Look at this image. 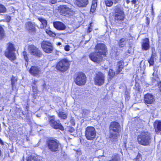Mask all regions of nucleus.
<instances>
[{
	"instance_id": "1",
	"label": "nucleus",
	"mask_w": 161,
	"mask_h": 161,
	"mask_svg": "<svg viewBox=\"0 0 161 161\" xmlns=\"http://www.w3.org/2000/svg\"><path fill=\"white\" fill-rule=\"evenodd\" d=\"M109 129L110 132L109 138L116 139V133H119L120 130V126L119 123L115 121L111 122L109 126Z\"/></svg>"
},
{
	"instance_id": "2",
	"label": "nucleus",
	"mask_w": 161,
	"mask_h": 161,
	"mask_svg": "<svg viewBox=\"0 0 161 161\" xmlns=\"http://www.w3.org/2000/svg\"><path fill=\"white\" fill-rule=\"evenodd\" d=\"M46 144L48 150L52 152L58 151L60 145L59 141L56 139H49L47 141Z\"/></svg>"
},
{
	"instance_id": "3",
	"label": "nucleus",
	"mask_w": 161,
	"mask_h": 161,
	"mask_svg": "<svg viewBox=\"0 0 161 161\" xmlns=\"http://www.w3.org/2000/svg\"><path fill=\"white\" fill-rule=\"evenodd\" d=\"M49 124L50 126L55 129H59L63 131L64 127L59 120H55L54 116H49L48 117Z\"/></svg>"
},
{
	"instance_id": "4",
	"label": "nucleus",
	"mask_w": 161,
	"mask_h": 161,
	"mask_svg": "<svg viewBox=\"0 0 161 161\" xmlns=\"http://www.w3.org/2000/svg\"><path fill=\"white\" fill-rule=\"evenodd\" d=\"M69 65V63L68 60L66 59H63L58 63L56 68L57 69L60 71L64 72L68 69Z\"/></svg>"
},
{
	"instance_id": "5",
	"label": "nucleus",
	"mask_w": 161,
	"mask_h": 161,
	"mask_svg": "<svg viewBox=\"0 0 161 161\" xmlns=\"http://www.w3.org/2000/svg\"><path fill=\"white\" fill-rule=\"evenodd\" d=\"M15 51L14 45L11 43H9L7 50L5 52V55L10 60H14L16 59Z\"/></svg>"
},
{
	"instance_id": "6",
	"label": "nucleus",
	"mask_w": 161,
	"mask_h": 161,
	"mask_svg": "<svg viewBox=\"0 0 161 161\" xmlns=\"http://www.w3.org/2000/svg\"><path fill=\"white\" fill-rule=\"evenodd\" d=\"M105 76V74L101 72L95 73L94 77V82L96 85L101 86L104 83Z\"/></svg>"
},
{
	"instance_id": "7",
	"label": "nucleus",
	"mask_w": 161,
	"mask_h": 161,
	"mask_svg": "<svg viewBox=\"0 0 161 161\" xmlns=\"http://www.w3.org/2000/svg\"><path fill=\"white\" fill-rule=\"evenodd\" d=\"M75 83L79 86L84 85L86 82V77L84 74L79 72L75 74L74 79Z\"/></svg>"
},
{
	"instance_id": "8",
	"label": "nucleus",
	"mask_w": 161,
	"mask_h": 161,
	"mask_svg": "<svg viewBox=\"0 0 161 161\" xmlns=\"http://www.w3.org/2000/svg\"><path fill=\"white\" fill-rule=\"evenodd\" d=\"M85 136L87 139L92 140L95 137L96 131L95 128L92 126L87 127L85 129Z\"/></svg>"
},
{
	"instance_id": "9",
	"label": "nucleus",
	"mask_w": 161,
	"mask_h": 161,
	"mask_svg": "<svg viewBox=\"0 0 161 161\" xmlns=\"http://www.w3.org/2000/svg\"><path fill=\"white\" fill-rule=\"evenodd\" d=\"M150 134L147 131L142 132V145L144 146L149 145L151 142Z\"/></svg>"
},
{
	"instance_id": "10",
	"label": "nucleus",
	"mask_w": 161,
	"mask_h": 161,
	"mask_svg": "<svg viewBox=\"0 0 161 161\" xmlns=\"http://www.w3.org/2000/svg\"><path fill=\"white\" fill-rule=\"evenodd\" d=\"M60 13L65 16L70 17L74 14L75 12L66 5H61L59 7Z\"/></svg>"
},
{
	"instance_id": "11",
	"label": "nucleus",
	"mask_w": 161,
	"mask_h": 161,
	"mask_svg": "<svg viewBox=\"0 0 161 161\" xmlns=\"http://www.w3.org/2000/svg\"><path fill=\"white\" fill-rule=\"evenodd\" d=\"M41 45L43 50L47 53H51L53 49L52 44L49 41H43Z\"/></svg>"
},
{
	"instance_id": "12",
	"label": "nucleus",
	"mask_w": 161,
	"mask_h": 161,
	"mask_svg": "<svg viewBox=\"0 0 161 161\" xmlns=\"http://www.w3.org/2000/svg\"><path fill=\"white\" fill-rule=\"evenodd\" d=\"M28 50L30 53L33 55L38 57H40L42 55V53L40 50L34 45H29Z\"/></svg>"
},
{
	"instance_id": "13",
	"label": "nucleus",
	"mask_w": 161,
	"mask_h": 161,
	"mask_svg": "<svg viewBox=\"0 0 161 161\" xmlns=\"http://www.w3.org/2000/svg\"><path fill=\"white\" fill-rule=\"evenodd\" d=\"M25 28L28 32L31 34H34L36 31V25L34 23L28 21L25 24Z\"/></svg>"
},
{
	"instance_id": "14",
	"label": "nucleus",
	"mask_w": 161,
	"mask_h": 161,
	"mask_svg": "<svg viewBox=\"0 0 161 161\" xmlns=\"http://www.w3.org/2000/svg\"><path fill=\"white\" fill-rule=\"evenodd\" d=\"M89 57L92 61L97 63L101 62L103 59L102 55L96 52L91 53Z\"/></svg>"
},
{
	"instance_id": "15",
	"label": "nucleus",
	"mask_w": 161,
	"mask_h": 161,
	"mask_svg": "<svg viewBox=\"0 0 161 161\" xmlns=\"http://www.w3.org/2000/svg\"><path fill=\"white\" fill-rule=\"evenodd\" d=\"M96 52H98L101 55H105L107 52V49L105 45L103 43H98L95 47Z\"/></svg>"
},
{
	"instance_id": "16",
	"label": "nucleus",
	"mask_w": 161,
	"mask_h": 161,
	"mask_svg": "<svg viewBox=\"0 0 161 161\" xmlns=\"http://www.w3.org/2000/svg\"><path fill=\"white\" fill-rule=\"evenodd\" d=\"M153 128L157 134L161 133V120H156L153 123Z\"/></svg>"
},
{
	"instance_id": "17",
	"label": "nucleus",
	"mask_w": 161,
	"mask_h": 161,
	"mask_svg": "<svg viewBox=\"0 0 161 161\" xmlns=\"http://www.w3.org/2000/svg\"><path fill=\"white\" fill-rule=\"evenodd\" d=\"M29 72L32 75L37 76L39 75L40 73V69L38 67L33 66L31 67Z\"/></svg>"
},
{
	"instance_id": "18",
	"label": "nucleus",
	"mask_w": 161,
	"mask_h": 161,
	"mask_svg": "<svg viewBox=\"0 0 161 161\" xmlns=\"http://www.w3.org/2000/svg\"><path fill=\"white\" fill-rule=\"evenodd\" d=\"M144 101L146 103L148 104L152 103L154 101L153 95L150 93H147L144 95Z\"/></svg>"
},
{
	"instance_id": "19",
	"label": "nucleus",
	"mask_w": 161,
	"mask_h": 161,
	"mask_svg": "<svg viewBox=\"0 0 161 161\" xmlns=\"http://www.w3.org/2000/svg\"><path fill=\"white\" fill-rule=\"evenodd\" d=\"M54 27L57 29L59 30H64L66 28V26L62 22L56 21L53 23Z\"/></svg>"
},
{
	"instance_id": "20",
	"label": "nucleus",
	"mask_w": 161,
	"mask_h": 161,
	"mask_svg": "<svg viewBox=\"0 0 161 161\" xmlns=\"http://www.w3.org/2000/svg\"><path fill=\"white\" fill-rule=\"evenodd\" d=\"M142 50H144L146 51L149 49V41L148 38H145L143 40V42L142 44Z\"/></svg>"
},
{
	"instance_id": "21",
	"label": "nucleus",
	"mask_w": 161,
	"mask_h": 161,
	"mask_svg": "<svg viewBox=\"0 0 161 161\" xmlns=\"http://www.w3.org/2000/svg\"><path fill=\"white\" fill-rule=\"evenodd\" d=\"M76 4L79 7H85L88 3V0H76Z\"/></svg>"
},
{
	"instance_id": "22",
	"label": "nucleus",
	"mask_w": 161,
	"mask_h": 161,
	"mask_svg": "<svg viewBox=\"0 0 161 161\" xmlns=\"http://www.w3.org/2000/svg\"><path fill=\"white\" fill-rule=\"evenodd\" d=\"M124 63L123 61L120 60L117 63V69L116 73L117 74H119L124 67Z\"/></svg>"
},
{
	"instance_id": "23",
	"label": "nucleus",
	"mask_w": 161,
	"mask_h": 161,
	"mask_svg": "<svg viewBox=\"0 0 161 161\" xmlns=\"http://www.w3.org/2000/svg\"><path fill=\"white\" fill-rule=\"evenodd\" d=\"M114 10L115 14H124L123 9L120 5L115 6Z\"/></svg>"
},
{
	"instance_id": "24",
	"label": "nucleus",
	"mask_w": 161,
	"mask_h": 161,
	"mask_svg": "<svg viewBox=\"0 0 161 161\" xmlns=\"http://www.w3.org/2000/svg\"><path fill=\"white\" fill-rule=\"evenodd\" d=\"M118 0H105V3L106 5L108 7H111L113 3H116L118 2Z\"/></svg>"
},
{
	"instance_id": "25",
	"label": "nucleus",
	"mask_w": 161,
	"mask_h": 161,
	"mask_svg": "<svg viewBox=\"0 0 161 161\" xmlns=\"http://www.w3.org/2000/svg\"><path fill=\"white\" fill-rule=\"evenodd\" d=\"M124 14H115L114 19L117 21L122 20L124 19Z\"/></svg>"
},
{
	"instance_id": "26",
	"label": "nucleus",
	"mask_w": 161,
	"mask_h": 161,
	"mask_svg": "<svg viewBox=\"0 0 161 161\" xmlns=\"http://www.w3.org/2000/svg\"><path fill=\"white\" fill-rule=\"evenodd\" d=\"M38 19L42 23V25H41V28H44L46 26L47 23L46 20L42 18H38Z\"/></svg>"
},
{
	"instance_id": "27",
	"label": "nucleus",
	"mask_w": 161,
	"mask_h": 161,
	"mask_svg": "<svg viewBox=\"0 0 161 161\" xmlns=\"http://www.w3.org/2000/svg\"><path fill=\"white\" fill-rule=\"evenodd\" d=\"M58 115L61 118L65 119L67 118V114L65 113L63 111H60L58 113Z\"/></svg>"
},
{
	"instance_id": "28",
	"label": "nucleus",
	"mask_w": 161,
	"mask_h": 161,
	"mask_svg": "<svg viewBox=\"0 0 161 161\" xmlns=\"http://www.w3.org/2000/svg\"><path fill=\"white\" fill-rule=\"evenodd\" d=\"M115 74V73L113 70L111 69H109L108 72V75L110 79H111L114 77Z\"/></svg>"
},
{
	"instance_id": "29",
	"label": "nucleus",
	"mask_w": 161,
	"mask_h": 161,
	"mask_svg": "<svg viewBox=\"0 0 161 161\" xmlns=\"http://www.w3.org/2000/svg\"><path fill=\"white\" fill-rule=\"evenodd\" d=\"M4 37V32L3 28L0 26V40Z\"/></svg>"
},
{
	"instance_id": "30",
	"label": "nucleus",
	"mask_w": 161,
	"mask_h": 161,
	"mask_svg": "<svg viewBox=\"0 0 161 161\" xmlns=\"http://www.w3.org/2000/svg\"><path fill=\"white\" fill-rule=\"evenodd\" d=\"M6 11V9L5 6L2 4H0V14L1 13H4Z\"/></svg>"
},
{
	"instance_id": "31",
	"label": "nucleus",
	"mask_w": 161,
	"mask_h": 161,
	"mask_svg": "<svg viewBox=\"0 0 161 161\" xmlns=\"http://www.w3.org/2000/svg\"><path fill=\"white\" fill-rule=\"evenodd\" d=\"M46 33L49 35L50 36L55 37L56 36L55 34L53 33L52 31L46 29Z\"/></svg>"
},
{
	"instance_id": "32",
	"label": "nucleus",
	"mask_w": 161,
	"mask_h": 161,
	"mask_svg": "<svg viewBox=\"0 0 161 161\" xmlns=\"http://www.w3.org/2000/svg\"><path fill=\"white\" fill-rule=\"evenodd\" d=\"M17 81V80L16 78L13 76L12 78L11 79V85L12 88H13L15 86V83Z\"/></svg>"
},
{
	"instance_id": "33",
	"label": "nucleus",
	"mask_w": 161,
	"mask_h": 161,
	"mask_svg": "<svg viewBox=\"0 0 161 161\" xmlns=\"http://www.w3.org/2000/svg\"><path fill=\"white\" fill-rule=\"evenodd\" d=\"M23 54L25 61L27 62H28V59L27 54V52L25 51H24L23 53Z\"/></svg>"
},
{
	"instance_id": "34",
	"label": "nucleus",
	"mask_w": 161,
	"mask_h": 161,
	"mask_svg": "<svg viewBox=\"0 0 161 161\" xmlns=\"http://www.w3.org/2000/svg\"><path fill=\"white\" fill-rule=\"evenodd\" d=\"M119 157L118 156H114L113 157L111 160L109 161H118Z\"/></svg>"
},
{
	"instance_id": "35",
	"label": "nucleus",
	"mask_w": 161,
	"mask_h": 161,
	"mask_svg": "<svg viewBox=\"0 0 161 161\" xmlns=\"http://www.w3.org/2000/svg\"><path fill=\"white\" fill-rule=\"evenodd\" d=\"M154 60L151 58L148 60V62L150 66L153 65L154 64Z\"/></svg>"
},
{
	"instance_id": "36",
	"label": "nucleus",
	"mask_w": 161,
	"mask_h": 161,
	"mask_svg": "<svg viewBox=\"0 0 161 161\" xmlns=\"http://www.w3.org/2000/svg\"><path fill=\"white\" fill-rule=\"evenodd\" d=\"M157 57V55L155 53H152L151 55L150 58L154 59H155Z\"/></svg>"
},
{
	"instance_id": "37",
	"label": "nucleus",
	"mask_w": 161,
	"mask_h": 161,
	"mask_svg": "<svg viewBox=\"0 0 161 161\" xmlns=\"http://www.w3.org/2000/svg\"><path fill=\"white\" fill-rule=\"evenodd\" d=\"M96 8V7L92 5L90 9V12H91L92 13H93L95 11Z\"/></svg>"
},
{
	"instance_id": "38",
	"label": "nucleus",
	"mask_w": 161,
	"mask_h": 161,
	"mask_svg": "<svg viewBox=\"0 0 161 161\" xmlns=\"http://www.w3.org/2000/svg\"><path fill=\"white\" fill-rule=\"evenodd\" d=\"M69 131L70 132H73L75 130V129L72 127L69 126Z\"/></svg>"
},
{
	"instance_id": "39",
	"label": "nucleus",
	"mask_w": 161,
	"mask_h": 161,
	"mask_svg": "<svg viewBox=\"0 0 161 161\" xmlns=\"http://www.w3.org/2000/svg\"><path fill=\"white\" fill-rule=\"evenodd\" d=\"M126 40L124 38L121 39L119 41V43H126Z\"/></svg>"
},
{
	"instance_id": "40",
	"label": "nucleus",
	"mask_w": 161,
	"mask_h": 161,
	"mask_svg": "<svg viewBox=\"0 0 161 161\" xmlns=\"http://www.w3.org/2000/svg\"><path fill=\"white\" fill-rule=\"evenodd\" d=\"M150 23V19L149 18L147 17H146V24H147V26H148Z\"/></svg>"
},
{
	"instance_id": "41",
	"label": "nucleus",
	"mask_w": 161,
	"mask_h": 161,
	"mask_svg": "<svg viewBox=\"0 0 161 161\" xmlns=\"http://www.w3.org/2000/svg\"><path fill=\"white\" fill-rule=\"evenodd\" d=\"M133 52V49L131 48H130L128 49L127 53L129 54H132Z\"/></svg>"
},
{
	"instance_id": "42",
	"label": "nucleus",
	"mask_w": 161,
	"mask_h": 161,
	"mask_svg": "<svg viewBox=\"0 0 161 161\" xmlns=\"http://www.w3.org/2000/svg\"><path fill=\"white\" fill-rule=\"evenodd\" d=\"M32 89H33V91L34 92H35V93L37 92V90L36 87L34 86H32Z\"/></svg>"
},
{
	"instance_id": "43",
	"label": "nucleus",
	"mask_w": 161,
	"mask_h": 161,
	"mask_svg": "<svg viewBox=\"0 0 161 161\" xmlns=\"http://www.w3.org/2000/svg\"><path fill=\"white\" fill-rule=\"evenodd\" d=\"M64 50L67 51L69 50V45H67L64 47Z\"/></svg>"
},
{
	"instance_id": "44",
	"label": "nucleus",
	"mask_w": 161,
	"mask_h": 161,
	"mask_svg": "<svg viewBox=\"0 0 161 161\" xmlns=\"http://www.w3.org/2000/svg\"><path fill=\"white\" fill-rule=\"evenodd\" d=\"M137 141L139 144H141V136L138 135L137 138Z\"/></svg>"
},
{
	"instance_id": "45",
	"label": "nucleus",
	"mask_w": 161,
	"mask_h": 161,
	"mask_svg": "<svg viewBox=\"0 0 161 161\" xmlns=\"http://www.w3.org/2000/svg\"><path fill=\"white\" fill-rule=\"evenodd\" d=\"M158 85L159 88V91L161 92V82L160 81L158 83Z\"/></svg>"
},
{
	"instance_id": "46",
	"label": "nucleus",
	"mask_w": 161,
	"mask_h": 161,
	"mask_svg": "<svg viewBox=\"0 0 161 161\" xmlns=\"http://www.w3.org/2000/svg\"><path fill=\"white\" fill-rule=\"evenodd\" d=\"M70 122L71 123V124L73 125H75V123L74 121V120L73 119H72L70 120Z\"/></svg>"
},
{
	"instance_id": "47",
	"label": "nucleus",
	"mask_w": 161,
	"mask_h": 161,
	"mask_svg": "<svg viewBox=\"0 0 161 161\" xmlns=\"http://www.w3.org/2000/svg\"><path fill=\"white\" fill-rule=\"evenodd\" d=\"M125 43H119V46L121 47H123L125 46Z\"/></svg>"
},
{
	"instance_id": "48",
	"label": "nucleus",
	"mask_w": 161,
	"mask_h": 161,
	"mask_svg": "<svg viewBox=\"0 0 161 161\" xmlns=\"http://www.w3.org/2000/svg\"><path fill=\"white\" fill-rule=\"evenodd\" d=\"M50 2L51 4H54L57 2V0H50Z\"/></svg>"
},
{
	"instance_id": "49",
	"label": "nucleus",
	"mask_w": 161,
	"mask_h": 161,
	"mask_svg": "<svg viewBox=\"0 0 161 161\" xmlns=\"http://www.w3.org/2000/svg\"><path fill=\"white\" fill-rule=\"evenodd\" d=\"M97 0H93L92 4H97Z\"/></svg>"
},
{
	"instance_id": "50",
	"label": "nucleus",
	"mask_w": 161,
	"mask_h": 161,
	"mask_svg": "<svg viewBox=\"0 0 161 161\" xmlns=\"http://www.w3.org/2000/svg\"><path fill=\"white\" fill-rule=\"evenodd\" d=\"M37 81H36L35 80H34L32 81V83L34 85H36V83L37 82Z\"/></svg>"
},
{
	"instance_id": "51",
	"label": "nucleus",
	"mask_w": 161,
	"mask_h": 161,
	"mask_svg": "<svg viewBox=\"0 0 161 161\" xmlns=\"http://www.w3.org/2000/svg\"><path fill=\"white\" fill-rule=\"evenodd\" d=\"M92 31V29L91 27H89L88 28L87 32L89 33H90Z\"/></svg>"
},
{
	"instance_id": "52",
	"label": "nucleus",
	"mask_w": 161,
	"mask_h": 161,
	"mask_svg": "<svg viewBox=\"0 0 161 161\" xmlns=\"http://www.w3.org/2000/svg\"><path fill=\"white\" fill-rule=\"evenodd\" d=\"M0 144L1 145H3L4 143L3 141L1 140V139L0 138Z\"/></svg>"
},
{
	"instance_id": "53",
	"label": "nucleus",
	"mask_w": 161,
	"mask_h": 161,
	"mask_svg": "<svg viewBox=\"0 0 161 161\" xmlns=\"http://www.w3.org/2000/svg\"><path fill=\"white\" fill-rule=\"evenodd\" d=\"M136 0H133L131 2V3L132 4H135L136 3Z\"/></svg>"
},
{
	"instance_id": "54",
	"label": "nucleus",
	"mask_w": 161,
	"mask_h": 161,
	"mask_svg": "<svg viewBox=\"0 0 161 161\" xmlns=\"http://www.w3.org/2000/svg\"><path fill=\"white\" fill-rule=\"evenodd\" d=\"M151 10L152 12H153V5L151 6Z\"/></svg>"
},
{
	"instance_id": "55",
	"label": "nucleus",
	"mask_w": 161,
	"mask_h": 161,
	"mask_svg": "<svg viewBox=\"0 0 161 161\" xmlns=\"http://www.w3.org/2000/svg\"><path fill=\"white\" fill-rule=\"evenodd\" d=\"M126 2L127 4H129L130 2V0H126Z\"/></svg>"
},
{
	"instance_id": "56",
	"label": "nucleus",
	"mask_w": 161,
	"mask_h": 161,
	"mask_svg": "<svg viewBox=\"0 0 161 161\" xmlns=\"http://www.w3.org/2000/svg\"><path fill=\"white\" fill-rule=\"evenodd\" d=\"M92 5L93 6L95 7H97V4H92Z\"/></svg>"
},
{
	"instance_id": "57",
	"label": "nucleus",
	"mask_w": 161,
	"mask_h": 161,
	"mask_svg": "<svg viewBox=\"0 0 161 161\" xmlns=\"http://www.w3.org/2000/svg\"><path fill=\"white\" fill-rule=\"evenodd\" d=\"M140 156V153H138V156H137V157H136L137 159H138V157H139Z\"/></svg>"
},
{
	"instance_id": "58",
	"label": "nucleus",
	"mask_w": 161,
	"mask_h": 161,
	"mask_svg": "<svg viewBox=\"0 0 161 161\" xmlns=\"http://www.w3.org/2000/svg\"><path fill=\"white\" fill-rule=\"evenodd\" d=\"M61 43L60 42H58V45H61Z\"/></svg>"
},
{
	"instance_id": "59",
	"label": "nucleus",
	"mask_w": 161,
	"mask_h": 161,
	"mask_svg": "<svg viewBox=\"0 0 161 161\" xmlns=\"http://www.w3.org/2000/svg\"><path fill=\"white\" fill-rule=\"evenodd\" d=\"M130 2H131V1H133V0H130Z\"/></svg>"
}]
</instances>
